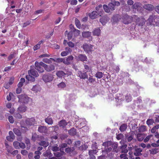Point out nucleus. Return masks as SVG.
<instances>
[{
	"label": "nucleus",
	"instance_id": "1",
	"mask_svg": "<svg viewBox=\"0 0 159 159\" xmlns=\"http://www.w3.org/2000/svg\"><path fill=\"white\" fill-rule=\"evenodd\" d=\"M148 21L150 25H155L156 23L159 22V17L152 14L150 16Z\"/></svg>",
	"mask_w": 159,
	"mask_h": 159
},
{
	"label": "nucleus",
	"instance_id": "2",
	"mask_svg": "<svg viewBox=\"0 0 159 159\" xmlns=\"http://www.w3.org/2000/svg\"><path fill=\"white\" fill-rule=\"evenodd\" d=\"M19 98V101L22 103H27L30 99L26 95H20L18 96Z\"/></svg>",
	"mask_w": 159,
	"mask_h": 159
},
{
	"label": "nucleus",
	"instance_id": "3",
	"mask_svg": "<svg viewBox=\"0 0 159 159\" xmlns=\"http://www.w3.org/2000/svg\"><path fill=\"white\" fill-rule=\"evenodd\" d=\"M42 64H44V63L42 61L39 62L36 61L35 63V69L40 73H42L44 71V70L43 67V66Z\"/></svg>",
	"mask_w": 159,
	"mask_h": 159
},
{
	"label": "nucleus",
	"instance_id": "4",
	"mask_svg": "<svg viewBox=\"0 0 159 159\" xmlns=\"http://www.w3.org/2000/svg\"><path fill=\"white\" fill-rule=\"evenodd\" d=\"M103 11H100L98 12L96 11H93L90 14L89 16L92 19H94L97 18L99 15L100 16H101L103 15Z\"/></svg>",
	"mask_w": 159,
	"mask_h": 159
},
{
	"label": "nucleus",
	"instance_id": "5",
	"mask_svg": "<svg viewBox=\"0 0 159 159\" xmlns=\"http://www.w3.org/2000/svg\"><path fill=\"white\" fill-rule=\"evenodd\" d=\"M120 5V3L119 2L116 1L114 0H111V2L108 4V7L111 10L113 11L115 9V6H118Z\"/></svg>",
	"mask_w": 159,
	"mask_h": 159
},
{
	"label": "nucleus",
	"instance_id": "6",
	"mask_svg": "<svg viewBox=\"0 0 159 159\" xmlns=\"http://www.w3.org/2000/svg\"><path fill=\"white\" fill-rule=\"evenodd\" d=\"M44 69L47 71L50 72L55 70V66L52 64L48 65L46 64H42Z\"/></svg>",
	"mask_w": 159,
	"mask_h": 159
},
{
	"label": "nucleus",
	"instance_id": "7",
	"mask_svg": "<svg viewBox=\"0 0 159 159\" xmlns=\"http://www.w3.org/2000/svg\"><path fill=\"white\" fill-rule=\"evenodd\" d=\"M53 78L52 75L49 74L44 75L43 77V80L45 82H49L52 81Z\"/></svg>",
	"mask_w": 159,
	"mask_h": 159
},
{
	"label": "nucleus",
	"instance_id": "8",
	"mask_svg": "<svg viewBox=\"0 0 159 159\" xmlns=\"http://www.w3.org/2000/svg\"><path fill=\"white\" fill-rule=\"evenodd\" d=\"M93 46L90 44H85L83 45V48L85 51L88 53L92 51Z\"/></svg>",
	"mask_w": 159,
	"mask_h": 159
},
{
	"label": "nucleus",
	"instance_id": "9",
	"mask_svg": "<svg viewBox=\"0 0 159 159\" xmlns=\"http://www.w3.org/2000/svg\"><path fill=\"white\" fill-rule=\"evenodd\" d=\"M123 22L125 24L130 23L132 21V18L127 15H125L123 17Z\"/></svg>",
	"mask_w": 159,
	"mask_h": 159
},
{
	"label": "nucleus",
	"instance_id": "10",
	"mask_svg": "<svg viewBox=\"0 0 159 159\" xmlns=\"http://www.w3.org/2000/svg\"><path fill=\"white\" fill-rule=\"evenodd\" d=\"M74 57L72 55L66 58H64V63L67 65L70 64L72 63V61Z\"/></svg>",
	"mask_w": 159,
	"mask_h": 159
},
{
	"label": "nucleus",
	"instance_id": "11",
	"mask_svg": "<svg viewBox=\"0 0 159 159\" xmlns=\"http://www.w3.org/2000/svg\"><path fill=\"white\" fill-rule=\"evenodd\" d=\"M133 9H137L138 11H140L142 9L141 4L138 2H135L132 6Z\"/></svg>",
	"mask_w": 159,
	"mask_h": 159
},
{
	"label": "nucleus",
	"instance_id": "12",
	"mask_svg": "<svg viewBox=\"0 0 159 159\" xmlns=\"http://www.w3.org/2000/svg\"><path fill=\"white\" fill-rule=\"evenodd\" d=\"M143 7L144 9L150 11H152L154 9V6L151 4H145Z\"/></svg>",
	"mask_w": 159,
	"mask_h": 159
},
{
	"label": "nucleus",
	"instance_id": "13",
	"mask_svg": "<svg viewBox=\"0 0 159 159\" xmlns=\"http://www.w3.org/2000/svg\"><path fill=\"white\" fill-rule=\"evenodd\" d=\"M38 131L41 133H46L48 132V129L46 126L40 125L38 129Z\"/></svg>",
	"mask_w": 159,
	"mask_h": 159
},
{
	"label": "nucleus",
	"instance_id": "14",
	"mask_svg": "<svg viewBox=\"0 0 159 159\" xmlns=\"http://www.w3.org/2000/svg\"><path fill=\"white\" fill-rule=\"evenodd\" d=\"M78 75L80 79H85L87 78L88 76L86 72H84L82 73L81 71H78Z\"/></svg>",
	"mask_w": 159,
	"mask_h": 159
},
{
	"label": "nucleus",
	"instance_id": "15",
	"mask_svg": "<svg viewBox=\"0 0 159 159\" xmlns=\"http://www.w3.org/2000/svg\"><path fill=\"white\" fill-rule=\"evenodd\" d=\"M35 119L34 118H31L30 119H27L26 120V124L29 125H34L35 123Z\"/></svg>",
	"mask_w": 159,
	"mask_h": 159
},
{
	"label": "nucleus",
	"instance_id": "16",
	"mask_svg": "<svg viewBox=\"0 0 159 159\" xmlns=\"http://www.w3.org/2000/svg\"><path fill=\"white\" fill-rule=\"evenodd\" d=\"M35 93L39 92L41 90V88L39 85H35L33 86L31 89Z\"/></svg>",
	"mask_w": 159,
	"mask_h": 159
},
{
	"label": "nucleus",
	"instance_id": "17",
	"mask_svg": "<svg viewBox=\"0 0 159 159\" xmlns=\"http://www.w3.org/2000/svg\"><path fill=\"white\" fill-rule=\"evenodd\" d=\"M28 74H30L31 75L37 77L39 76V74L36 71L33 69H31L28 71Z\"/></svg>",
	"mask_w": 159,
	"mask_h": 159
},
{
	"label": "nucleus",
	"instance_id": "18",
	"mask_svg": "<svg viewBox=\"0 0 159 159\" xmlns=\"http://www.w3.org/2000/svg\"><path fill=\"white\" fill-rule=\"evenodd\" d=\"M93 33V35L99 36L101 34V30L99 28H96L94 30Z\"/></svg>",
	"mask_w": 159,
	"mask_h": 159
},
{
	"label": "nucleus",
	"instance_id": "19",
	"mask_svg": "<svg viewBox=\"0 0 159 159\" xmlns=\"http://www.w3.org/2000/svg\"><path fill=\"white\" fill-rule=\"evenodd\" d=\"M109 20L107 16H105L102 17L100 20V22L103 25H105Z\"/></svg>",
	"mask_w": 159,
	"mask_h": 159
},
{
	"label": "nucleus",
	"instance_id": "20",
	"mask_svg": "<svg viewBox=\"0 0 159 159\" xmlns=\"http://www.w3.org/2000/svg\"><path fill=\"white\" fill-rule=\"evenodd\" d=\"M78 58L79 60L82 61H87V57L85 54L79 55Z\"/></svg>",
	"mask_w": 159,
	"mask_h": 159
},
{
	"label": "nucleus",
	"instance_id": "21",
	"mask_svg": "<svg viewBox=\"0 0 159 159\" xmlns=\"http://www.w3.org/2000/svg\"><path fill=\"white\" fill-rule=\"evenodd\" d=\"M56 75L59 78H61L64 77L66 75V74L64 73L62 71H58L56 73Z\"/></svg>",
	"mask_w": 159,
	"mask_h": 159
},
{
	"label": "nucleus",
	"instance_id": "22",
	"mask_svg": "<svg viewBox=\"0 0 159 159\" xmlns=\"http://www.w3.org/2000/svg\"><path fill=\"white\" fill-rule=\"evenodd\" d=\"M67 123L65 120H61L58 123V125L60 127L62 128L65 127L67 125Z\"/></svg>",
	"mask_w": 159,
	"mask_h": 159
},
{
	"label": "nucleus",
	"instance_id": "23",
	"mask_svg": "<svg viewBox=\"0 0 159 159\" xmlns=\"http://www.w3.org/2000/svg\"><path fill=\"white\" fill-rule=\"evenodd\" d=\"M33 75L30 74H29L28 75H27L26 76V79L28 81L34 82L35 80V78L34 77L32 76Z\"/></svg>",
	"mask_w": 159,
	"mask_h": 159
},
{
	"label": "nucleus",
	"instance_id": "24",
	"mask_svg": "<svg viewBox=\"0 0 159 159\" xmlns=\"http://www.w3.org/2000/svg\"><path fill=\"white\" fill-rule=\"evenodd\" d=\"M144 134H138L137 135V138L138 140L139 141H142L144 138Z\"/></svg>",
	"mask_w": 159,
	"mask_h": 159
},
{
	"label": "nucleus",
	"instance_id": "25",
	"mask_svg": "<svg viewBox=\"0 0 159 159\" xmlns=\"http://www.w3.org/2000/svg\"><path fill=\"white\" fill-rule=\"evenodd\" d=\"M5 145L7 151L8 153H11L13 149V148L11 146H9L7 143H5Z\"/></svg>",
	"mask_w": 159,
	"mask_h": 159
},
{
	"label": "nucleus",
	"instance_id": "26",
	"mask_svg": "<svg viewBox=\"0 0 159 159\" xmlns=\"http://www.w3.org/2000/svg\"><path fill=\"white\" fill-rule=\"evenodd\" d=\"M149 151L150 152V154L154 155L157 153L159 151V148H154L150 150Z\"/></svg>",
	"mask_w": 159,
	"mask_h": 159
},
{
	"label": "nucleus",
	"instance_id": "27",
	"mask_svg": "<svg viewBox=\"0 0 159 159\" xmlns=\"http://www.w3.org/2000/svg\"><path fill=\"white\" fill-rule=\"evenodd\" d=\"M142 151V150L140 148H138L135 150V152L134 153V155L136 156H139L141 155L142 154L141 152Z\"/></svg>",
	"mask_w": 159,
	"mask_h": 159
},
{
	"label": "nucleus",
	"instance_id": "28",
	"mask_svg": "<svg viewBox=\"0 0 159 159\" xmlns=\"http://www.w3.org/2000/svg\"><path fill=\"white\" fill-rule=\"evenodd\" d=\"M84 72H89L92 71V70L91 67H89L88 66L85 64L84 65Z\"/></svg>",
	"mask_w": 159,
	"mask_h": 159
},
{
	"label": "nucleus",
	"instance_id": "29",
	"mask_svg": "<svg viewBox=\"0 0 159 159\" xmlns=\"http://www.w3.org/2000/svg\"><path fill=\"white\" fill-rule=\"evenodd\" d=\"M146 126L145 125L141 126L138 129L139 131V132H143L147 130Z\"/></svg>",
	"mask_w": 159,
	"mask_h": 159
},
{
	"label": "nucleus",
	"instance_id": "30",
	"mask_svg": "<svg viewBox=\"0 0 159 159\" xmlns=\"http://www.w3.org/2000/svg\"><path fill=\"white\" fill-rule=\"evenodd\" d=\"M127 146V145L125 144H123L121 146V152L126 153L128 152L127 149H126Z\"/></svg>",
	"mask_w": 159,
	"mask_h": 159
},
{
	"label": "nucleus",
	"instance_id": "31",
	"mask_svg": "<svg viewBox=\"0 0 159 159\" xmlns=\"http://www.w3.org/2000/svg\"><path fill=\"white\" fill-rule=\"evenodd\" d=\"M45 121L48 125H52L53 124L52 119L50 117H48L45 119Z\"/></svg>",
	"mask_w": 159,
	"mask_h": 159
},
{
	"label": "nucleus",
	"instance_id": "32",
	"mask_svg": "<svg viewBox=\"0 0 159 159\" xmlns=\"http://www.w3.org/2000/svg\"><path fill=\"white\" fill-rule=\"evenodd\" d=\"M82 34L84 37L88 38L91 36V33L89 31L84 32H83Z\"/></svg>",
	"mask_w": 159,
	"mask_h": 159
},
{
	"label": "nucleus",
	"instance_id": "33",
	"mask_svg": "<svg viewBox=\"0 0 159 159\" xmlns=\"http://www.w3.org/2000/svg\"><path fill=\"white\" fill-rule=\"evenodd\" d=\"M43 43V41L41 40L39 41L38 43L34 46L33 47V49L34 51H35L40 48V44Z\"/></svg>",
	"mask_w": 159,
	"mask_h": 159
},
{
	"label": "nucleus",
	"instance_id": "34",
	"mask_svg": "<svg viewBox=\"0 0 159 159\" xmlns=\"http://www.w3.org/2000/svg\"><path fill=\"white\" fill-rule=\"evenodd\" d=\"M39 144L41 146H43L44 147H46L48 146L49 143L48 142L45 141H42L39 143Z\"/></svg>",
	"mask_w": 159,
	"mask_h": 159
},
{
	"label": "nucleus",
	"instance_id": "35",
	"mask_svg": "<svg viewBox=\"0 0 159 159\" xmlns=\"http://www.w3.org/2000/svg\"><path fill=\"white\" fill-rule=\"evenodd\" d=\"M50 59H51L52 60H53L54 61H56V62L59 63L63 62L64 63V58H59L57 59L56 60H55L54 59L52 58H50Z\"/></svg>",
	"mask_w": 159,
	"mask_h": 159
},
{
	"label": "nucleus",
	"instance_id": "36",
	"mask_svg": "<svg viewBox=\"0 0 159 159\" xmlns=\"http://www.w3.org/2000/svg\"><path fill=\"white\" fill-rule=\"evenodd\" d=\"M95 76L98 78L100 79L103 76V74L101 72L98 71L95 74Z\"/></svg>",
	"mask_w": 159,
	"mask_h": 159
},
{
	"label": "nucleus",
	"instance_id": "37",
	"mask_svg": "<svg viewBox=\"0 0 159 159\" xmlns=\"http://www.w3.org/2000/svg\"><path fill=\"white\" fill-rule=\"evenodd\" d=\"M26 107L25 106H20L18 108V111L21 112H25L26 110Z\"/></svg>",
	"mask_w": 159,
	"mask_h": 159
},
{
	"label": "nucleus",
	"instance_id": "38",
	"mask_svg": "<svg viewBox=\"0 0 159 159\" xmlns=\"http://www.w3.org/2000/svg\"><path fill=\"white\" fill-rule=\"evenodd\" d=\"M127 128V125L125 124H123L120 126V129L121 132L124 131Z\"/></svg>",
	"mask_w": 159,
	"mask_h": 159
},
{
	"label": "nucleus",
	"instance_id": "39",
	"mask_svg": "<svg viewBox=\"0 0 159 159\" xmlns=\"http://www.w3.org/2000/svg\"><path fill=\"white\" fill-rule=\"evenodd\" d=\"M13 132L14 133L18 136H20L21 135V133L19 129L17 128H14L13 130Z\"/></svg>",
	"mask_w": 159,
	"mask_h": 159
},
{
	"label": "nucleus",
	"instance_id": "40",
	"mask_svg": "<svg viewBox=\"0 0 159 159\" xmlns=\"http://www.w3.org/2000/svg\"><path fill=\"white\" fill-rule=\"evenodd\" d=\"M125 98L126 101L127 102L130 101L131 100V97L130 96V94L129 93H127L126 94L125 96Z\"/></svg>",
	"mask_w": 159,
	"mask_h": 159
},
{
	"label": "nucleus",
	"instance_id": "41",
	"mask_svg": "<svg viewBox=\"0 0 159 159\" xmlns=\"http://www.w3.org/2000/svg\"><path fill=\"white\" fill-rule=\"evenodd\" d=\"M159 128V124L153 127L151 129V132L152 133H154L156 132L157 129Z\"/></svg>",
	"mask_w": 159,
	"mask_h": 159
},
{
	"label": "nucleus",
	"instance_id": "42",
	"mask_svg": "<svg viewBox=\"0 0 159 159\" xmlns=\"http://www.w3.org/2000/svg\"><path fill=\"white\" fill-rule=\"evenodd\" d=\"M75 24L77 28L80 29L81 27V24L79 20L77 18L75 20Z\"/></svg>",
	"mask_w": 159,
	"mask_h": 159
},
{
	"label": "nucleus",
	"instance_id": "43",
	"mask_svg": "<svg viewBox=\"0 0 159 159\" xmlns=\"http://www.w3.org/2000/svg\"><path fill=\"white\" fill-rule=\"evenodd\" d=\"M74 150V148H66L65 149V152L68 153H70L73 152Z\"/></svg>",
	"mask_w": 159,
	"mask_h": 159
},
{
	"label": "nucleus",
	"instance_id": "44",
	"mask_svg": "<svg viewBox=\"0 0 159 159\" xmlns=\"http://www.w3.org/2000/svg\"><path fill=\"white\" fill-rule=\"evenodd\" d=\"M98 152V151L96 150H90L89 151V155L90 156L93 155L94 154H96Z\"/></svg>",
	"mask_w": 159,
	"mask_h": 159
},
{
	"label": "nucleus",
	"instance_id": "45",
	"mask_svg": "<svg viewBox=\"0 0 159 159\" xmlns=\"http://www.w3.org/2000/svg\"><path fill=\"white\" fill-rule=\"evenodd\" d=\"M69 133L71 135H74L76 133V130L74 128L72 129L69 130Z\"/></svg>",
	"mask_w": 159,
	"mask_h": 159
},
{
	"label": "nucleus",
	"instance_id": "46",
	"mask_svg": "<svg viewBox=\"0 0 159 159\" xmlns=\"http://www.w3.org/2000/svg\"><path fill=\"white\" fill-rule=\"evenodd\" d=\"M13 145L14 148L16 149L19 148L20 143L17 141H14L13 143Z\"/></svg>",
	"mask_w": 159,
	"mask_h": 159
},
{
	"label": "nucleus",
	"instance_id": "47",
	"mask_svg": "<svg viewBox=\"0 0 159 159\" xmlns=\"http://www.w3.org/2000/svg\"><path fill=\"white\" fill-rule=\"evenodd\" d=\"M58 87L59 88H63L66 86V84L63 82H61L58 84L57 85Z\"/></svg>",
	"mask_w": 159,
	"mask_h": 159
},
{
	"label": "nucleus",
	"instance_id": "48",
	"mask_svg": "<svg viewBox=\"0 0 159 159\" xmlns=\"http://www.w3.org/2000/svg\"><path fill=\"white\" fill-rule=\"evenodd\" d=\"M103 7L105 11L109 13L110 11V9L107 5H104L103 6Z\"/></svg>",
	"mask_w": 159,
	"mask_h": 159
},
{
	"label": "nucleus",
	"instance_id": "49",
	"mask_svg": "<svg viewBox=\"0 0 159 159\" xmlns=\"http://www.w3.org/2000/svg\"><path fill=\"white\" fill-rule=\"evenodd\" d=\"M51 60V59H50V58L49 59L48 58H44L43 59V62L46 63L51 64L52 62Z\"/></svg>",
	"mask_w": 159,
	"mask_h": 159
},
{
	"label": "nucleus",
	"instance_id": "50",
	"mask_svg": "<svg viewBox=\"0 0 159 159\" xmlns=\"http://www.w3.org/2000/svg\"><path fill=\"white\" fill-rule=\"evenodd\" d=\"M153 135L152 134L147 136L145 139H144L143 141L144 143H146L152 137Z\"/></svg>",
	"mask_w": 159,
	"mask_h": 159
},
{
	"label": "nucleus",
	"instance_id": "51",
	"mask_svg": "<svg viewBox=\"0 0 159 159\" xmlns=\"http://www.w3.org/2000/svg\"><path fill=\"white\" fill-rule=\"evenodd\" d=\"M102 6L101 4L99 5L98 6L96 7V9L97 11H96L98 12H99L101 11H103L102 10Z\"/></svg>",
	"mask_w": 159,
	"mask_h": 159
},
{
	"label": "nucleus",
	"instance_id": "52",
	"mask_svg": "<svg viewBox=\"0 0 159 159\" xmlns=\"http://www.w3.org/2000/svg\"><path fill=\"white\" fill-rule=\"evenodd\" d=\"M52 149L53 151L56 152L59 151V148L58 147L57 145V144H55L52 147Z\"/></svg>",
	"mask_w": 159,
	"mask_h": 159
},
{
	"label": "nucleus",
	"instance_id": "53",
	"mask_svg": "<svg viewBox=\"0 0 159 159\" xmlns=\"http://www.w3.org/2000/svg\"><path fill=\"white\" fill-rule=\"evenodd\" d=\"M153 123L154 120H153L152 119H148L146 121L147 124L148 125H152Z\"/></svg>",
	"mask_w": 159,
	"mask_h": 159
},
{
	"label": "nucleus",
	"instance_id": "54",
	"mask_svg": "<svg viewBox=\"0 0 159 159\" xmlns=\"http://www.w3.org/2000/svg\"><path fill=\"white\" fill-rule=\"evenodd\" d=\"M8 120L11 123H13L14 121V120L12 116H9L8 117Z\"/></svg>",
	"mask_w": 159,
	"mask_h": 159
},
{
	"label": "nucleus",
	"instance_id": "55",
	"mask_svg": "<svg viewBox=\"0 0 159 159\" xmlns=\"http://www.w3.org/2000/svg\"><path fill=\"white\" fill-rule=\"evenodd\" d=\"M120 156L121 159H128L127 155L125 153L121 154Z\"/></svg>",
	"mask_w": 159,
	"mask_h": 159
},
{
	"label": "nucleus",
	"instance_id": "56",
	"mask_svg": "<svg viewBox=\"0 0 159 159\" xmlns=\"http://www.w3.org/2000/svg\"><path fill=\"white\" fill-rule=\"evenodd\" d=\"M73 31L74 32L75 35L76 36H78L80 34V31L79 30L74 29V30H73Z\"/></svg>",
	"mask_w": 159,
	"mask_h": 159
},
{
	"label": "nucleus",
	"instance_id": "57",
	"mask_svg": "<svg viewBox=\"0 0 159 159\" xmlns=\"http://www.w3.org/2000/svg\"><path fill=\"white\" fill-rule=\"evenodd\" d=\"M110 144V143L109 142H105L102 143V145L105 147V148L108 147Z\"/></svg>",
	"mask_w": 159,
	"mask_h": 159
},
{
	"label": "nucleus",
	"instance_id": "58",
	"mask_svg": "<svg viewBox=\"0 0 159 159\" xmlns=\"http://www.w3.org/2000/svg\"><path fill=\"white\" fill-rule=\"evenodd\" d=\"M124 135L122 134H120L117 135L116 138L118 140H120L122 139Z\"/></svg>",
	"mask_w": 159,
	"mask_h": 159
},
{
	"label": "nucleus",
	"instance_id": "59",
	"mask_svg": "<svg viewBox=\"0 0 159 159\" xmlns=\"http://www.w3.org/2000/svg\"><path fill=\"white\" fill-rule=\"evenodd\" d=\"M112 150L111 147L109 146L108 147L105 148L103 151L106 152H109L111 151Z\"/></svg>",
	"mask_w": 159,
	"mask_h": 159
},
{
	"label": "nucleus",
	"instance_id": "60",
	"mask_svg": "<svg viewBox=\"0 0 159 159\" xmlns=\"http://www.w3.org/2000/svg\"><path fill=\"white\" fill-rule=\"evenodd\" d=\"M68 54V53L66 51H63L61 52V56L62 57L66 56Z\"/></svg>",
	"mask_w": 159,
	"mask_h": 159
},
{
	"label": "nucleus",
	"instance_id": "61",
	"mask_svg": "<svg viewBox=\"0 0 159 159\" xmlns=\"http://www.w3.org/2000/svg\"><path fill=\"white\" fill-rule=\"evenodd\" d=\"M9 136L13 140L15 138V135L12 131H10L9 133Z\"/></svg>",
	"mask_w": 159,
	"mask_h": 159
},
{
	"label": "nucleus",
	"instance_id": "62",
	"mask_svg": "<svg viewBox=\"0 0 159 159\" xmlns=\"http://www.w3.org/2000/svg\"><path fill=\"white\" fill-rule=\"evenodd\" d=\"M89 81L91 83H93L95 81V79L93 78L91 76L89 77L88 79Z\"/></svg>",
	"mask_w": 159,
	"mask_h": 159
},
{
	"label": "nucleus",
	"instance_id": "63",
	"mask_svg": "<svg viewBox=\"0 0 159 159\" xmlns=\"http://www.w3.org/2000/svg\"><path fill=\"white\" fill-rule=\"evenodd\" d=\"M21 153L23 155L25 156L27 154L28 152L25 150H22L21 151Z\"/></svg>",
	"mask_w": 159,
	"mask_h": 159
},
{
	"label": "nucleus",
	"instance_id": "64",
	"mask_svg": "<svg viewBox=\"0 0 159 159\" xmlns=\"http://www.w3.org/2000/svg\"><path fill=\"white\" fill-rule=\"evenodd\" d=\"M77 2L76 0H72L70 1V4L72 5H76L77 4Z\"/></svg>",
	"mask_w": 159,
	"mask_h": 159
}]
</instances>
